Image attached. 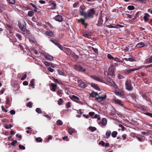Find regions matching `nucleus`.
<instances>
[{
	"mask_svg": "<svg viewBox=\"0 0 152 152\" xmlns=\"http://www.w3.org/2000/svg\"><path fill=\"white\" fill-rule=\"evenodd\" d=\"M7 1L8 4L12 5L15 4V0H7Z\"/></svg>",
	"mask_w": 152,
	"mask_h": 152,
	"instance_id": "nucleus-25",
	"label": "nucleus"
},
{
	"mask_svg": "<svg viewBox=\"0 0 152 152\" xmlns=\"http://www.w3.org/2000/svg\"><path fill=\"white\" fill-rule=\"evenodd\" d=\"M30 5L32 6L34 8V11L36 12H37V6L32 3H31L30 4Z\"/></svg>",
	"mask_w": 152,
	"mask_h": 152,
	"instance_id": "nucleus-33",
	"label": "nucleus"
},
{
	"mask_svg": "<svg viewBox=\"0 0 152 152\" xmlns=\"http://www.w3.org/2000/svg\"><path fill=\"white\" fill-rule=\"evenodd\" d=\"M105 143L103 141H101L99 143V145H101L102 146H104L105 145Z\"/></svg>",
	"mask_w": 152,
	"mask_h": 152,
	"instance_id": "nucleus-56",
	"label": "nucleus"
},
{
	"mask_svg": "<svg viewBox=\"0 0 152 152\" xmlns=\"http://www.w3.org/2000/svg\"><path fill=\"white\" fill-rule=\"evenodd\" d=\"M27 76V75L26 74H25L23 77H22L21 78V80H24L26 79Z\"/></svg>",
	"mask_w": 152,
	"mask_h": 152,
	"instance_id": "nucleus-57",
	"label": "nucleus"
},
{
	"mask_svg": "<svg viewBox=\"0 0 152 152\" xmlns=\"http://www.w3.org/2000/svg\"><path fill=\"white\" fill-rule=\"evenodd\" d=\"M107 58L110 60H112L113 58V57L111 54H108L107 55Z\"/></svg>",
	"mask_w": 152,
	"mask_h": 152,
	"instance_id": "nucleus-48",
	"label": "nucleus"
},
{
	"mask_svg": "<svg viewBox=\"0 0 152 152\" xmlns=\"http://www.w3.org/2000/svg\"><path fill=\"white\" fill-rule=\"evenodd\" d=\"M85 19L81 18L78 20V22L80 23L82 25H84V28H86L88 25L87 23H85Z\"/></svg>",
	"mask_w": 152,
	"mask_h": 152,
	"instance_id": "nucleus-9",
	"label": "nucleus"
},
{
	"mask_svg": "<svg viewBox=\"0 0 152 152\" xmlns=\"http://www.w3.org/2000/svg\"><path fill=\"white\" fill-rule=\"evenodd\" d=\"M36 112L38 113H42V111L40 108H37L36 109Z\"/></svg>",
	"mask_w": 152,
	"mask_h": 152,
	"instance_id": "nucleus-47",
	"label": "nucleus"
},
{
	"mask_svg": "<svg viewBox=\"0 0 152 152\" xmlns=\"http://www.w3.org/2000/svg\"><path fill=\"white\" fill-rule=\"evenodd\" d=\"M44 64L45 65L47 66H50V63L48 62V61H45L44 62Z\"/></svg>",
	"mask_w": 152,
	"mask_h": 152,
	"instance_id": "nucleus-59",
	"label": "nucleus"
},
{
	"mask_svg": "<svg viewBox=\"0 0 152 152\" xmlns=\"http://www.w3.org/2000/svg\"><path fill=\"white\" fill-rule=\"evenodd\" d=\"M103 20L102 18V15H99L98 20V23L96 24V25L98 26H102L103 23Z\"/></svg>",
	"mask_w": 152,
	"mask_h": 152,
	"instance_id": "nucleus-11",
	"label": "nucleus"
},
{
	"mask_svg": "<svg viewBox=\"0 0 152 152\" xmlns=\"http://www.w3.org/2000/svg\"><path fill=\"white\" fill-rule=\"evenodd\" d=\"M57 124L58 125L61 126L62 125L63 122L60 120H58L56 122Z\"/></svg>",
	"mask_w": 152,
	"mask_h": 152,
	"instance_id": "nucleus-43",
	"label": "nucleus"
},
{
	"mask_svg": "<svg viewBox=\"0 0 152 152\" xmlns=\"http://www.w3.org/2000/svg\"><path fill=\"white\" fill-rule=\"evenodd\" d=\"M145 62L146 64L152 63V55L149 58L145 60Z\"/></svg>",
	"mask_w": 152,
	"mask_h": 152,
	"instance_id": "nucleus-19",
	"label": "nucleus"
},
{
	"mask_svg": "<svg viewBox=\"0 0 152 152\" xmlns=\"http://www.w3.org/2000/svg\"><path fill=\"white\" fill-rule=\"evenodd\" d=\"M86 8V7L84 5H81L80 7V9H81V10H80L79 11V14H80V12H86L84 11V10Z\"/></svg>",
	"mask_w": 152,
	"mask_h": 152,
	"instance_id": "nucleus-22",
	"label": "nucleus"
},
{
	"mask_svg": "<svg viewBox=\"0 0 152 152\" xmlns=\"http://www.w3.org/2000/svg\"><path fill=\"white\" fill-rule=\"evenodd\" d=\"M17 143V141L16 140H14L11 143V145H14L15 144H16Z\"/></svg>",
	"mask_w": 152,
	"mask_h": 152,
	"instance_id": "nucleus-62",
	"label": "nucleus"
},
{
	"mask_svg": "<svg viewBox=\"0 0 152 152\" xmlns=\"http://www.w3.org/2000/svg\"><path fill=\"white\" fill-rule=\"evenodd\" d=\"M66 106L67 108H70L71 107L70 102H69L67 103L66 104Z\"/></svg>",
	"mask_w": 152,
	"mask_h": 152,
	"instance_id": "nucleus-52",
	"label": "nucleus"
},
{
	"mask_svg": "<svg viewBox=\"0 0 152 152\" xmlns=\"http://www.w3.org/2000/svg\"><path fill=\"white\" fill-rule=\"evenodd\" d=\"M50 86L51 87L50 90L52 91L55 92L57 87V85L56 84L51 83Z\"/></svg>",
	"mask_w": 152,
	"mask_h": 152,
	"instance_id": "nucleus-16",
	"label": "nucleus"
},
{
	"mask_svg": "<svg viewBox=\"0 0 152 152\" xmlns=\"http://www.w3.org/2000/svg\"><path fill=\"white\" fill-rule=\"evenodd\" d=\"M149 16V15L148 13H145V15L144 16V19L145 22H147L148 21L149 18H148V17Z\"/></svg>",
	"mask_w": 152,
	"mask_h": 152,
	"instance_id": "nucleus-21",
	"label": "nucleus"
},
{
	"mask_svg": "<svg viewBox=\"0 0 152 152\" xmlns=\"http://www.w3.org/2000/svg\"><path fill=\"white\" fill-rule=\"evenodd\" d=\"M127 8L129 10H132L134 9L135 7L134 6L132 5H129L128 6Z\"/></svg>",
	"mask_w": 152,
	"mask_h": 152,
	"instance_id": "nucleus-37",
	"label": "nucleus"
},
{
	"mask_svg": "<svg viewBox=\"0 0 152 152\" xmlns=\"http://www.w3.org/2000/svg\"><path fill=\"white\" fill-rule=\"evenodd\" d=\"M49 6L50 7L49 8L51 9H55L56 8V5L55 3V1H49Z\"/></svg>",
	"mask_w": 152,
	"mask_h": 152,
	"instance_id": "nucleus-10",
	"label": "nucleus"
},
{
	"mask_svg": "<svg viewBox=\"0 0 152 152\" xmlns=\"http://www.w3.org/2000/svg\"><path fill=\"white\" fill-rule=\"evenodd\" d=\"M72 97V99L75 100H78L79 99V98L78 97L74 95H73Z\"/></svg>",
	"mask_w": 152,
	"mask_h": 152,
	"instance_id": "nucleus-60",
	"label": "nucleus"
},
{
	"mask_svg": "<svg viewBox=\"0 0 152 152\" xmlns=\"http://www.w3.org/2000/svg\"><path fill=\"white\" fill-rule=\"evenodd\" d=\"M106 97L107 96L106 94H105L104 96H101L99 95L98 97H96L95 100L97 102H98L102 104V102L105 100V99H106Z\"/></svg>",
	"mask_w": 152,
	"mask_h": 152,
	"instance_id": "nucleus-7",
	"label": "nucleus"
},
{
	"mask_svg": "<svg viewBox=\"0 0 152 152\" xmlns=\"http://www.w3.org/2000/svg\"><path fill=\"white\" fill-rule=\"evenodd\" d=\"M79 3V2H76L75 3H74L73 5V7L74 8H76L77 7H78V5Z\"/></svg>",
	"mask_w": 152,
	"mask_h": 152,
	"instance_id": "nucleus-55",
	"label": "nucleus"
},
{
	"mask_svg": "<svg viewBox=\"0 0 152 152\" xmlns=\"http://www.w3.org/2000/svg\"><path fill=\"white\" fill-rule=\"evenodd\" d=\"M94 114V112H90L88 113L89 115L91 117L93 116Z\"/></svg>",
	"mask_w": 152,
	"mask_h": 152,
	"instance_id": "nucleus-64",
	"label": "nucleus"
},
{
	"mask_svg": "<svg viewBox=\"0 0 152 152\" xmlns=\"http://www.w3.org/2000/svg\"><path fill=\"white\" fill-rule=\"evenodd\" d=\"M113 102L115 104H118L121 106L124 107V102L123 101L117 99H113Z\"/></svg>",
	"mask_w": 152,
	"mask_h": 152,
	"instance_id": "nucleus-8",
	"label": "nucleus"
},
{
	"mask_svg": "<svg viewBox=\"0 0 152 152\" xmlns=\"http://www.w3.org/2000/svg\"><path fill=\"white\" fill-rule=\"evenodd\" d=\"M132 72H133L132 69L125 70L124 72L127 75L131 73Z\"/></svg>",
	"mask_w": 152,
	"mask_h": 152,
	"instance_id": "nucleus-34",
	"label": "nucleus"
},
{
	"mask_svg": "<svg viewBox=\"0 0 152 152\" xmlns=\"http://www.w3.org/2000/svg\"><path fill=\"white\" fill-rule=\"evenodd\" d=\"M107 84L110 86H113L116 89L118 87L113 80L110 78H108L107 80Z\"/></svg>",
	"mask_w": 152,
	"mask_h": 152,
	"instance_id": "nucleus-6",
	"label": "nucleus"
},
{
	"mask_svg": "<svg viewBox=\"0 0 152 152\" xmlns=\"http://www.w3.org/2000/svg\"><path fill=\"white\" fill-rule=\"evenodd\" d=\"M78 82L81 88H84L87 87V85L82 80H79Z\"/></svg>",
	"mask_w": 152,
	"mask_h": 152,
	"instance_id": "nucleus-13",
	"label": "nucleus"
},
{
	"mask_svg": "<svg viewBox=\"0 0 152 152\" xmlns=\"http://www.w3.org/2000/svg\"><path fill=\"white\" fill-rule=\"evenodd\" d=\"M102 123L103 125H105L107 123V120L106 118H104L102 119Z\"/></svg>",
	"mask_w": 152,
	"mask_h": 152,
	"instance_id": "nucleus-31",
	"label": "nucleus"
},
{
	"mask_svg": "<svg viewBox=\"0 0 152 152\" xmlns=\"http://www.w3.org/2000/svg\"><path fill=\"white\" fill-rule=\"evenodd\" d=\"M100 94V93H99V94H98L97 92L93 91L90 94V96L92 97H96V96H99V95Z\"/></svg>",
	"mask_w": 152,
	"mask_h": 152,
	"instance_id": "nucleus-18",
	"label": "nucleus"
},
{
	"mask_svg": "<svg viewBox=\"0 0 152 152\" xmlns=\"http://www.w3.org/2000/svg\"><path fill=\"white\" fill-rule=\"evenodd\" d=\"M145 46V44L143 42H140L138 43L135 46V48H140L144 47Z\"/></svg>",
	"mask_w": 152,
	"mask_h": 152,
	"instance_id": "nucleus-15",
	"label": "nucleus"
},
{
	"mask_svg": "<svg viewBox=\"0 0 152 152\" xmlns=\"http://www.w3.org/2000/svg\"><path fill=\"white\" fill-rule=\"evenodd\" d=\"M111 132L110 131L108 132H107L106 133V137L107 138H108L110 135Z\"/></svg>",
	"mask_w": 152,
	"mask_h": 152,
	"instance_id": "nucleus-38",
	"label": "nucleus"
},
{
	"mask_svg": "<svg viewBox=\"0 0 152 152\" xmlns=\"http://www.w3.org/2000/svg\"><path fill=\"white\" fill-rule=\"evenodd\" d=\"M16 36L17 38L19 40H22V37L21 34L17 33L16 34Z\"/></svg>",
	"mask_w": 152,
	"mask_h": 152,
	"instance_id": "nucleus-36",
	"label": "nucleus"
},
{
	"mask_svg": "<svg viewBox=\"0 0 152 152\" xmlns=\"http://www.w3.org/2000/svg\"><path fill=\"white\" fill-rule=\"evenodd\" d=\"M53 80H54V81L56 83H57L59 84H62V83H61L60 80H59L58 79H55L54 78Z\"/></svg>",
	"mask_w": 152,
	"mask_h": 152,
	"instance_id": "nucleus-42",
	"label": "nucleus"
},
{
	"mask_svg": "<svg viewBox=\"0 0 152 152\" xmlns=\"http://www.w3.org/2000/svg\"><path fill=\"white\" fill-rule=\"evenodd\" d=\"M113 60H114L115 61L117 62H119L120 61V59L119 58H114L113 57Z\"/></svg>",
	"mask_w": 152,
	"mask_h": 152,
	"instance_id": "nucleus-61",
	"label": "nucleus"
},
{
	"mask_svg": "<svg viewBox=\"0 0 152 152\" xmlns=\"http://www.w3.org/2000/svg\"><path fill=\"white\" fill-rule=\"evenodd\" d=\"M19 147L20 149V150H25V147L21 145H19Z\"/></svg>",
	"mask_w": 152,
	"mask_h": 152,
	"instance_id": "nucleus-46",
	"label": "nucleus"
},
{
	"mask_svg": "<svg viewBox=\"0 0 152 152\" xmlns=\"http://www.w3.org/2000/svg\"><path fill=\"white\" fill-rule=\"evenodd\" d=\"M12 126H13L12 125L10 124L9 126L7 125H5L4 127L6 129H9L11 128L12 127Z\"/></svg>",
	"mask_w": 152,
	"mask_h": 152,
	"instance_id": "nucleus-50",
	"label": "nucleus"
},
{
	"mask_svg": "<svg viewBox=\"0 0 152 152\" xmlns=\"http://www.w3.org/2000/svg\"><path fill=\"white\" fill-rule=\"evenodd\" d=\"M115 94L117 96L122 98H124L125 96L124 91L121 89H117L115 91Z\"/></svg>",
	"mask_w": 152,
	"mask_h": 152,
	"instance_id": "nucleus-5",
	"label": "nucleus"
},
{
	"mask_svg": "<svg viewBox=\"0 0 152 152\" xmlns=\"http://www.w3.org/2000/svg\"><path fill=\"white\" fill-rule=\"evenodd\" d=\"M63 102V100L62 99H60L58 101V104L59 105H61L62 104Z\"/></svg>",
	"mask_w": 152,
	"mask_h": 152,
	"instance_id": "nucleus-40",
	"label": "nucleus"
},
{
	"mask_svg": "<svg viewBox=\"0 0 152 152\" xmlns=\"http://www.w3.org/2000/svg\"><path fill=\"white\" fill-rule=\"evenodd\" d=\"M91 86L94 88L95 89L98 91H100V89L97 86V85L91 83Z\"/></svg>",
	"mask_w": 152,
	"mask_h": 152,
	"instance_id": "nucleus-23",
	"label": "nucleus"
},
{
	"mask_svg": "<svg viewBox=\"0 0 152 152\" xmlns=\"http://www.w3.org/2000/svg\"><path fill=\"white\" fill-rule=\"evenodd\" d=\"M33 104L31 102H29L27 104V106L29 108H31L32 107Z\"/></svg>",
	"mask_w": 152,
	"mask_h": 152,
	"instance_id": "nucleus-41",
	"label": "nucleus"
},
{
	"mask_svg": "<svg viewBox=\"0 0 152 152\" xmlns=\"http://www.w3.org/2000/svg\"><path fill=\"white\" fill-rule=\"evenodd\" d=\"M34 15V12L33 11H29L28 12V15L30 17H31Z\"/></svg>",
	"mask_w": 152,
	"mask_h": 152,
	"instance_id": "nucleus-28",
	"label": "nucleus"
},
{
	"mask_svg": "<svg viewBox=\"0 0 152 152\" xmlns=\"http://www.w3.org/2000/svg\"><path fill=\"white\" fill-rule=\"evenodd\" d=\"M106 27L109 28H118V27H116V26H113L112 25H108L106 26Z\"/></svg>",
	"mask_w": 152,
	"mask_h": 152,
	"instance_id": "nucleus-58",
	"label": "nucleus"
},
{
	"mask_svg": "<svg viewBox=\"0 0 152 152\" xmlns=\"http://www.w3.org/2000/svg\"><path fill=\"white\" fill-rule=\"evenodd\" d=\"M91 77L95 80L98 81L99 82H102L103 79L101 78L97 77L95 76H91Z\"/></svg>",
	"mask_w": 152,
	"mask_h": 152,
	"instance_id": "nucleus-14",
	"label": "nucleus"
},
{
	"mask_svg": "<svg viewBox=\"0 0 152 152\" xmlns=\"http://www.w3.org/2000/svg\"><path fill=\"white\" fill-rule=\"evenodd\" d=\"M144 114L146 115H148V116L150 117H151L152 118V113H151L149 112H146L144 113Z\"/></svg>",
	"mask_w": 152,
	"mask_h": 152,
	"instance_id": "nucleus-51",
	"label": "nucleus"
},
{
	"mask_svg": "<svg viewBox=\"0 0 152 152\" xmlns=\"http://www.w3.org/2000/svg\"><path fill=\"white\" fill-rule=\"evenodd\" d=\"M89 129L92 132H93L96 130V128L94 127L90 126L89 127Z\"/></svg>",
	"mask_w": 152,
	"mask_h": 152,
	"instance_id": "nucleus-35",
	"label": "nucleus"
},
{
	"mask_svg": "<svg viewBox=\"0 0 152 152\" xmlns=\"http://www.w3.org/2000/svg\"><path fill=\"white\" fill-rule=\"evenodd\" d=\"M131 97L134 100H135L136 99V95L134 94H130V95Z\"/></svg>",
	"mask_w": 152,
	"mask_h": 152,
	"instance_id": "nucleus-39",
	"label": "nucleus"
},
{
	"mask_svg": "<svg viewBox=\"0 0 152 152\" xmlns=\"http://www.w3.org/2000/svg\"><path fill=\"white\" fill-rule=\"evenodd\" d=\"M45 58L48 60L51 61L53 60V57L51 56L47 55L45 56Z\"/></svg>",
	"mask_w": 152,
	"mask_h": 152,
	"instance_id": "nucleus-20",
	"label": "nucleus"
},
{
	"mask_svg": "<svg viewBox=\"0 0 152 152\" xmlns=\"http://www.w3.org/2000/svg\"><path fill=\"white\" fill-rule=\"evenodd\" d=\"M54 19L56 21L61 22L63 20L62 17L60 15H57L54 18Z\"/></svg>",
	"mask_w": 152,
	"mask_h": 152,
	"instance_id": "nucleus-12",
	"label": "nucleus"
},
{
	"mask_svg": "<svg viewBox=\"0 0 152 152\" xmlns=\"http://www.w3.org/2000/svg\"><path fill=\"white\" fill-rule=\"evenodd\" d=\"M42 139L40 137L36 138V141L37 142H41L42 141Z\"/></svg>",
	"mask_w": 152,
	"mask_h": 152,
	"instance_id": "nucleus-44",
	"label": "nucleus"
},
{
	"mask_svg": "<svg viewBox=\"0 0 152 152\" xmlns=\"http://www.w3.org/2000/svg\"><path fill=\"white\" fill-rule=\"evenodd\" d=\"M92 49L96 53H98V50L97 48H94L93 47L92 48Z\"/></svg>",
	"mask_w": 152,
	"mask_h": 152,
	"instance_id": "nucleus-63",
	"label": "nucleus"
},
{
	"mask_svg": "<svg viewBox=\"0 0 152 152\" xmlns=\"http://www.w3.org/2000/svg\"><path fill=\"white\" fill-rule=\"evenodd\" d=\"M122 50L124 51V52H126L129 51V48L128 47H126L125 48L123 49Z\"/></svg>",
	"mask_w": 152,
	"mask_h": 152,
	"instance_id": "nucleus-45",
	"label": "nucleus"
},
{
	"mask_svg": "<svg viewBox=\"0 0 152 152\" xmlns=\"http://www.w3.org/2000/svg\"><path fill=\"white\" fill-rule=\"evenodd\" d=\"M6 103L7 104L10 105V100H9V99H10L7 96L6 98Z\"/></svg>",
	"mask_w": 152,
	"mask_h": 152,
	"instance_id": "nucleus-54",
	"label": "nucleus"
},
{
	"mask_svg": "<svg viewBox=\"0 0 152 152\" xmlns=\"http://www.w3.org/2000/svg\"><path fill=\"white\" fill-rule=\"evenodd\" d=\"M45 34L51 37L53 36V33L51 31H47L45 32Z\"/></svg>",
	"mask_w": 152,
	"mask_h": 152,
	"instance_id": "nucleus-24",
	"label": "nucleus"
},
{
	"mask_svg": "<svg viewBox=\"0 0 152 152\" xmlns=\"http://www.w3.org/2000/svg\"><path fill=\"white\" fill-rule=\"evenodd\" d=\"M115 68L113 66H109L108 69V75L111 77L115 76Z\"/></svg>",
	"mask_w": 152,
	"mask_h": 152,
	"instance_id": "nucleus-4",
	"label": "nucleus"
},
{
	"mask_svg": "<svg viewBox=\"0 0 152 152\" xmlns=\"http://www.w3.org/2000/svg\"><path fill=\"white\" fill-rule=\"evenodd\" d=\"M74 69L76 71L81 72L83 73H86V69L83 68L80 64H77L74 66Z\"/></svg>",
	"mask_w": 152,
	"mask_h": 152,
	"instance_id": "nucleus-3",
	"label": "nucleus"
},
{
	"mask_svg": "<svg viewBox=\"0 0 152 152\" xmlns=\"http://www.w3.org/2000/svg\"><path fill=\"white\" fill-rule=\"evenodd\" d=\"M19 27L20 28V29L22 31H25L26 28V27L24 26H22L21 24H20V25L19 24Z\"/></svg>",
	"mask_w": 152,
	"mask_h": 152,
	"instance_id": "nucleus-30",
	"label": "nucleus"
},
{
	"mask_svg": "<svg viewBox=\"0 0 152 152\" xmlns=\"http://www.w3.org/2000/svg\"><path fill=\"white\" fill-rule=\"evenodd\" d=\"M29 86L32 87L33 88H35L34 79H32L31 81L30 84H29Z\"/></svg>",
	"mask_w": 152,
	"mask_h": 152,
	"instance_id": "nucleus-27",
	"label": "nucleus"
},
{
	"mask_svg": "<svg viewBox=\"0 0 152 152\" xmlns=\"http://www.w3.org/2000/svg\"><path fill=\"white\" fill-rule=\"evenodd\" d=\"M95 13L94 9H90L87 10V12H80V15L83 16L86 19L92 18L94 17V15Z\"/></svg>",
	"mask_w": 152,
	"mask_h": 152,
	"instance_id": "nucleus-1",
	"label": "nucleus"
},
{
	"mask_svg": "<svg viewBox=\"0 0 152 152\" xmlns=\"http://www.w3.org/2000/svg\"><path fill=\"white\" fill-rule=\"evenodd\" d=\"M126 89L129 91H132L133 88L132 86L131 81L130 80H127L125 82Z\"/></svg>",
	"mask_w": 152,
	"mask_h": 152,
	"instance_id": "nucleus-2",
	"label": "nucleus"
},
{
	"mask_svg": "<svg viewBox=\"0 0 152 152\" xmlns=\"http://www.w3.org/2000/svg\"><path fill=\"white\" fill-rule=\"evenodd\" d=\"M62 91H63L62 90L59 89L57 92L58 95L60 96L62 94Z\"/></svg>",
	"mask_w": 152,
	"mask_h": 152,
	"instance_id": "nucleus-49",
	"label": "nucleus"
},
{
	"mask_svg": "<svg viewBox=\"0 0 152 152\" xmlns=\"http://www.w3.org/2000/svg\"><path fill=\"white\" fill-rule=\"evenodd\" d=\"M75 131L74 129L72 128H68V132L70 135H72L74 132Z\"/></svg>",
	"mask_w": 152,
	"mask_h": 152,
	"instance_id": "nucleus-26",
	"label": "nucleus"
},
{
	"mask_svg": "<svg viewBox=\"0 0 152 152\" xmlns=\"http://www.w3.org/2000/svg\"><path fill=\"white\" fill-rule=\"evenodd\" d=\"M118 134V132L116 131H113L112 133V136L113 137H115Z\"/></svg>",
	"mask_w": 152,
	"mask_h": 152,
	"instance_id": "nucleus-32",
	"label": "nucleus"
},
{
	"mask_svg": "<svg viewBox=\"0 0 152 152\" xmlns=\"http://www.w3.org/2000/svg\"><path fill=\"white\" fill-rule=\"evenodd\" d=\"M45 23L48 26L51 28H52L53 27L48 22H45Z\"/></svg>",
	"mask_w": 152,
	"mask_h": 152,
	"instance_id": "nucleus-53",
	"label": "nucleus"
},
{
	"mask_svg": "<svg viewBox=\"0 0 152 152\" xmlns=\"http://www.w3.org/2000/svg\"><path fill=\"white\" fill-rule=\"evenodd\" d=\"M23 34L24 36L27 37H29L31 36V34L30 31L28 30H26L23 32Z\"/></svg>",
	"mask_w": 152,
	"mask_h": 152,
	"instance_id": "nucleus-17",
	"label": "nucleus"
},
{
	"mask_svg": "<svg viewBox=\"0 0 152 152\" xmlns=\"http://www.w3.org/2000/svg\"><path fill=\"white\" fill-rule=\"evenodd\" d=\"M57 72L58 74L60 75L63 76H66L65 73L63 72H62L61 70H58Z\"/></svg>",
	"mask_w": 152,
	"mask_h": 152,
	"instance_id": "nucleus-29",
	"label": "nucleus"
}]
</instances>
